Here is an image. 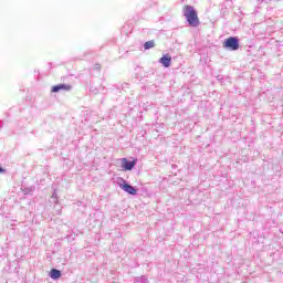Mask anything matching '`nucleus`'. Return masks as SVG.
<instances>
[{
    "label": "nucleus",
    "instance_id": "1",
    "mask_svg": "<svg viewBox=\"0 0 283 283\" xmlns=\"http://www.w3.org/2000/svg\"><path fill=\"white\" fill-rule=\"evenodd\" d=\"M184 17L191 28H198L200 25V19H198V12L191 6L184 7Z\"/></svg>",
    "mask_w": 283,
    "mask_h": 283
},
{
    "label": "nucleus",
    "instance_id": "2",
    "mask_svg": "<svg viewBox=\"0 0 283 283\" xmlns=\"http://www.w3.org/2000/svg\"><path fill=\"white\" fill-rule=\"evenodd\" d=\"M223 46L227 48V50L235 52V50H240V40L235 36H230L226 39Z\"/></svg>",
    "mask_w": 283,
    "mask_h": 283
},
{
    "label": "nucleus",
    "instance_id": "3",
    "mask_svg": "<svg viewBox=\"0 0 283 283\" xmlns=\"http://www.w3.org/2000/svg\"><path fill=\"white\" fill-rule=\"evenodd\" d=\"M120 180H122V184H119V187L123 189V191H125L126 193H129V196H136L138 193V189L127 184L125 179H120Z\"/></svg>",
    "mask_w": 283,
    "mask_h": 283
},
{
    "label": "nucleus",
    "instance_id": "4",
    "mask_svg": "<svg viewBox=\"0 0 283 283\" xmlns=\"http://www.w3.org/2000/svg\"><path fill=\"white\" fill-rule=\"evenodd\" d=\"M137 160L134 159L132 161L127 160V158L122 159V167L124 168V171H132L134 167H136Z\"/></svg>",
    "mask_w": 283,
    "mask_h": 283
},
{
    "label": "nucleus",
    "instance_id": "5",
    "mask_svg": "<svg viewBox=\"0 0 283 283\" xmlns=\"http://www.w3.org/2000/svg\"><path fill=\"white\" fill-rule=\"evenodd\" d=\"M52 92H72V85L70 84H57L52 87Z\"/></svg>",
    "mask_w": 283,
    "mask_h": 283
},
{
    "label": "nucleus",
    "instance_id": "6",
    "mask_svg": "<svg viewBox=\"0 0 283 283\" xmlns=\"http://www.w3.org/2000/svg\"><path fill=\"white\" fill-rule=\"evenodd\" d=\"M159 63H161V65H164V67H170L171 66V57L168 55H164L163 57H160Z\"/></svg>",
    "mask_w": 283,
    "mask_h": 283
},
{
    "label": "nucleus",
    "instance_id": "7",
    "mask_svg": "<svg viewBox=\"0 0 283 283\" xmlns=\"http://www.w3.org/2000/svg\"><path fill=\"white\" fill-rule=\"evenodd\" d=\"M50 277L52 280H59V277H61V271L56 269H52L50 272Z\"/></svg>",
    "mask_w": 283,
    "mask_h": 283
},
{
    "label": "nucleus",
    "instance_id": "8",
    "mask_svg": "<svg viewBox=\"0 0 283 283\" xmlns=\"http://www.w3.org/2000/svg\"><path fill=\"white\" fill-rule=\"evenodd\" d=\"M155 46H156V42H154V40H150L144 43V50H151V48H155Z\"/></svg>",
    "mask_w": 283,
    "mask_h": 283
},
{
    "label": "nucleus",
    "instance_id": "9",
    "mask_svg": "<svg viewBox=\"0 0 283 283\" xmlns=\"http://www.w3.org/2000/svg\"><path fill=\"white\" fill-rule=\"evenodd\" d=\"M135 282H137V283H147L148 280H147V276L143 275V276H137L135 279Z\"/></svg>",
    "mask_w": 283,
    "mask_h": 283
},
{
    "label": "nucleus",
    "instance_id": "10",
    "mask_svg": "<svg viewBox=\"0 0 283 283\" xmlns=\"http://www.w3.org/2000/svg\"><path fill=\"white\" fill-rule=\"evenodd\" d=\"M0 174H6V169L0 167Z\"/></svg>",
    "mask_w": 283,
    "mask_h": 283
},
{
    "label": "nucleus",
    "instance_id": "11",
    "mask_svg": "<svg viewBox=\"0 0 283 283\" xmlns=\"http://www.w3.org/2000/svg\"><path fill=\"white\" fill-rule=\"evenodd\" d=\"M56 213H57V216H60V213H61V210H57V212H56Z\"/></svg>",
    "mask_w": 283,
    "mask_h": 283
}]
</instances>
